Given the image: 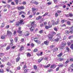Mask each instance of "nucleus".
<instances>
[{"label":"nucleus","mask_w":73,"mask_h":73,"mask_svg":"<svg viewBox=\"0 0 73 73\" xmlns=\"http://www.w3.org/2000/svg\"><path fill=\"white\" fill-rule=\"evenodd\" d=\"M22 32H23V31H20V30H18L17 31L18 33H19L20 34H21V33H22Z\"/></svg>","instance_id":"22"},{"label":"nucleus","mask_w":73,"mask_h":73,"mask_svg":"<svg viewBox=\"0 0 73 73\" xmlns=\"http://www.w3.org/2000/svg\"><path fill=\"white\" fill-rule=\"evenodd\" d=\"M71 30H73V26H72V27H70V31H71Z\"/></svg>","instance_id":"44"},{"label":"nucleus","mask_w":73,"mask_h":73,"mask_svg":"<svg viewBox=\"0 0 73 73\" xmlns=\"http://www.w3.org/2000/svg\"><path fill=\"white\" fill-rule=\"evenodd\" d=\"M56 66L54 64L51 66L50 68L54 69V68H56Z\"/></svg>","instance_id":"6"},{"label":"nucleus","mask_w":73,"mask_h":73,"mask_svg":"<svg viewBox=\"0 0 73 73\" xmlns=\"http://www.w3.org/2000/svg\"><path fill=\"white\" fill-rule=\"evenodd\" d=\"M53 36L52 34H51V33L48 36L49 39H50V40H51V39L53 38Z\"/></svg>","instance_id":"5"},{"label":"nucleus","mask_w":73,"mask_h":73,"mask_svg":"<svg viewBox=\"0 0 73 73\" xmlns=\"http://www.w3.org/2000/svg\"><path fill=\"white\" fill-rule=\"evenodd\" d=\"M4 71L3 70V69H0V73H3Z\"/></svg>","instance_id":"40"},{"label":"nucleus","mask_w":73,"mask_h":73,"mask_svg":"<svg viewBox=\"0 0 73 73\" xmlns=\"http://www.w3.org/2000/svg\"><path fill=\"white\" fill-rule=\"evenodd\" d=\"M67 25H70V24H71L70 23V22L69 21H68L67 22Z\"/></svg>","instance_id":"20"},{"label":"nucleus","mask_w":73,"mask_h":73,"mask_svg":"<svg viewBox=\"0 0 73 73\" xmlns=\"http://www.w3.org/2000/svg\"><path fill=\"white\" fill-rule=\"evenodd\" d=\"M58 66L59 67H62L63 66V65L62 64H60L58 65Z\"/></svg>","instance_id":"59"},{"label":"nucleus","mask_w":73,"mask_h":73,"mask_svg":"<svg viewBox=\"0 0 73 73\" xmlns=\"http://www.w3.org/2000/svg\"><path fill=\"white\" fill-rule=\"evenodd\" d=\"M62 53L61 52L60 54L57 55V56L59 57H60L61 56H62Z\"/></svg>","instance_id":"14"},{"label":"nucleus","mask_w":73,"mask_h":73,"mask_svg":"<svg viewBox=\"0 0 73 73\" xmlns=\"http://www.w3.org/2000/svg\"><path fill=\"white\" fill-rule=\"evenodd\" d=\"M32 12L33 14V15H35L36 12L35 11H33Z\"/></svg>","instance_id":"62"},{"label":"nucleus","mask_w":73,"mask_h":73,"mask_svg":"<svg viewBox=\"0 0 73 73\" xmlns=\"http://www.w3.org/2000/svg\"><path fill=\"white\" fill-rule=\"evenodd\" d=\"M5 25V23H2L1 25V27L2 28H3V27H4Z\"/></svg>","instance_id":"28"},{"label":"nucleus","mask_w":73,"mask_h":73,"mask_svg":"<svg viewBox=\"0 0 73 73\" xmlns=\"http://www.w3.org/2000/svg\"><path fill=\"white\" fill-rule=\"evenodd\" d=\"M67 44L68 46H70V44H71V43L69 42H67Z\"/></svg>","instance_id":"48"},{"label":"nucleus","mask_w":73,"mask_h":73,"mask_svg":"<svg viewBox=\"0 0 73 73\" xmlns=\"http://www.w3.org/2000/svg\"><path fill=\"white\" fill-rule=\"evenodd\" d=\"M15 21V19H13V21H10V23H13V22H14Z\"/></svg>","instance_id":"52"},{"label":"nucleus","mask_w":73,"mask_h":73,"mask_svg":"<svg viewBox=\"0 0 73 73\" xmlns=\"http://www.w3.org/2000/svg\"><path fill=\"white\" fill-rule=\"evenodd\" d=\"M32 12H35V11L36 10V9L34 8V7H32Z\"/></svg>","instance_id":"18"},{"label":"nucleus","mask_w":73,"mask_h":73,"mask_svg":"<svg viewBox=\"0 0 73 73\" xmlns=\"http://www.w3.org/2000/svg\"><path fill=\"white\" fill-rule=\"evenodd\" d=\"M52 25H56V22H54V21L53 22Z\"/></svg>","instance_id":"45"},{"label":"nucleus","mask_w":73,"mask_h":73,"mask_svg":"<svg viewBox=\"0 0 73 73\" xmlns=\"http://www.w3.org/2000/svg\"><path fill=\"white\" fill-rule=\"evenodd\" d=\"M70 61H71V62H72L73 61V58H71L70 59Z\"/></svg>","instance_id":"58"},{"label":"nucleus","mask_w":73,"mask_h":73,"mask_svg":"<svg viewBox=\"0 0 73 73\" xmlns=\"http://www.w3.org/2000/svg\"><path fill=\"white\" fill-rule=\"evenodd\" d=\"M24 49V46L23 45H22L21 46L19 50L20 51H22V50H23Z\"/></svg>","instance_id":"4"},{"label":"nucleus","mask_w":73,"mask_h":73,"mask_svg":"<svg viewBox=\"0 0 73 73\" xmlns=\"http://www.w3.org/2000/svg\"><path fill=\"white\" fill-rule=\"evenodd\" d=\"M15 1L16 2V4L17 5H18V2L19 1V0H15Z\"/></svg>","instance_id":"34"},{"label":"nucleus","mask_w":73,"mask_h":73,"mask_svg":"<svg viewBox=\"0 0 73 73\" xmlns=\"http://www.w3.org/2000/svg\"><path fill=\"white\" fill-rule=\"evenodd\" d=\"M40 60H41V61H42L44 59V57H40Z\"/></svg>","instance_id":"55"},{"label":"nucleus","mask_w":73,"mask_h":73,"mask_svg":"<svg viewBox=\"0 0 73 73\" xmlns=\"http://www.w3.org/2000/svg\"><path fill=\"white\" fill-rule=\"evenodd\" d=\"M27 68V66H26V64H25V65H24V66L23 67V70H24L25 68Z\"/></svg>","instance_id":"27"},{"label":"nucleus","mask_w":73,"mask_h":73,"mask_svg":"<svg viewBox=\"0 0 73 73\" xmlns=\"http://www.w3.org/2000/svg\"><path fill=\"white\" fill-rule=\"evenodd\" d=\"M59 39L58 38H57L56 39L54 40L56 42H58L59 41Z\"/></svg>","instance_id":"19"},{"label":"nucleus","mask_w":73,"mask_h":73,"mask_svg":"<svg viewBox=\"0 0 73 73\" xmlns=\"http://www.w3.org/2000/svg\"><path fill=\"white\" fill-rule=\"evenodd\" d=\"M40 27H43V23H41L40 25Z\"/></svg>","instance_id":"64"},{"label":"nucleus","mask_w":73,"mask_h":73,"mask_svg":"<svg viewBox=\"0 0 73 73\" xmlns=\"http://www.w3.org/2000/svg\"><path fill=\"white\" fill-rule=\"evenodd\" d=\"M70 48H71V49L73 50V43L71 45Z\"/></svg>","instance_id":"41"},{"label":"nucleus","mask_w":73,"mask_h":73,"mask_svg":"<svg viewBox=\"0 0 73 73\" xmlns=\"http://www.w3.org/2000/svg\"><path fill=\"white\" fill-rule=\"evenodd\" d=\"M20 24V23L19 22H16V23L15 25L16 27H17L19 26Z\"/></svg>","instance_id":"9"},{"label":"nucleus","mask_w":73,"mask_h":73,"mask_svg":"<svg viewBox=\"0 0 73 73\" xmlns=\"http://www.w3.org/2000/svg\"><path fill=\"white\" fill-rule=\"evenodd\" d=\"M30 34L28 32H26L24 33V35L25 36H28Z\"/></svg>","instance_id":"7"},{"label":"nucleus","mask_w":73,"mask_h":73,"mask_svg":"<svg viewBox=\"0 0 73 73\" xmlns=\"http://www.w3.org/2000/svg\"><path fill=\"white\" fill-rule=\"evenodd\" d=\"M51 28L50 26H46L45 27L46 29H49V28Z\"/></svg>","instance_id":"24"},{"label":"nucleus","mask_w":73,"mask_h":73,"mask_svg":"<svg viewBox=\"0 0 73 73\" xmlns=\"http://www.w3.org/2000/svg\"><path fill=\"white\" fill-rule=\"evenodd\" d=\"M69 16L70 17H72V16H73V14L72 13H70L69 14Z\"/></svg>","instance_id":"39"},{"label":"nucleus","mask_w":73,"mask_h":73,"mask_svg":"<svg viewBox=\"0 0 73 73\" xmlns=\"http://www.w3.org/2000/svg\"><path fill=\"white\" fill-rule=\"evenodd\" d=\"M17 8L19 10H20V9H24V6H21L20 7H18Z\"/></svg>","instance_id":"8"},{"label":"nucleus","mask_w":73,"mask_h":73,"mask_svg":"<svg viewBox=\"0 0 73 73\" xmlns=\"http://www.w3.org/2000/svg\"><path fill=\"white\" fill-rule=\"evenodd\" d=\"M22 13H23V11H20L19 12V15H21V14H22Z\"/></svg>","instance_id":"63"},{"label":"nucleus","mask_w":73,"mask_h":73,"mask_svg":"<svg viewBox=\"0 0 73 73\" xmlns=\"http://www.w3.org/2000/svg\"><path fill=\"white\" fill-rule=\"evenodd\" d=\"M66 34H68V33H70V32H69V31H66Z\"/></svg>","instance_id":"54"},{"label":"nucleus","mask_w":73,"mask_h":73,"mask_svg":"<svg viewBox=\"0 0 73 73\" xmlns=\"http://www.w3.org/2000/svg\"><path fill=\"white\" fill-rule=\"evenodd\" d=\"M11 4L13 5H15V3H14L13 2H11Z\"/></svg>","instance_id":"46"},{"label":"nucleus","mask_w":73,"mask_h":73,"mask_svg":"<svg viewBox=\"0 0 73 73\" xmlns=\"http://www.w3.org/2000/svg\"><path fill=\"white\" fill-rule=\"evenodd\" d=\"M59 69H60V67H58L56 69V71H58V70H59Z\"/></svg>","instance_id":"61"},{"label":"nucleus","mask_w":73,"mask_h":73,"mask_svg":"<svg viewBox=\"0 0 73 73\" xmlns=\"http://www.w3.org/2000/svg\"><path fill=\"white\" fill-rule=\"evenodd\" d=\"M1 38L2 39H4V38H5V36H1Z\"/></svg>","instance_id":"60"},{"label":"nucleus","mask_w":73,"mask_h":73,"mask_svg":"<svg viewBox=\"0 0 73 73\" xmlns=\"http://www.w3.org/2000/svg\"><path fill=\"white\" fill-rule=\"evenodd\" d=\"M34 41H35L36 42V43H38V44H40L41 43L40 41L38 40H34Z\"/></svg>","instance_id":"10"},{"label":"nucleus","mask_w":73,"mask_h":73,"mask_svg":"<svg viewBox=\"0 0 73 73\" xmlns=\"http://www.w3.org/2000/svg\"><path fill=\"white\" fill-rule=\"evenodd\" d=\"M7 65H9L10 66H11V63L8 62L7 63Z\"/></svg>","instance_id":"42"},{"label":"nucleus","mask_w":73,"mask_h":73,"mask_svg":"<svg viewBox=\"0 0 73 73\" xmlns=\"http://www.w3.org/2000/svg\"><path fill=\"white\" fill-rule=\"evenodd\" d=\"M33 4H35V5H37L39 4L38 2L35 1L34 2H33Z\"/></svg>","instance_id":"16"},{"label":"nucleus","mask_w":73,"mask_h":73,"mask_svg":"<svg viewBox=\"0 0 73 73\" xmlns=\"http://www.w3.org/2000/svg\"><path fill=\"white\" fill-rule=\"evenodd\" d=\"M48 57L45 56L44 58V60H46V61H48Z\"/></svg>","instance_id":"29"},{"label":"nucleus","mask_w":73,"mask_h":73,"mask_svg":"<svg viewBox=\"0 0 73 73\" xmlns=\"http://www.w3.org/2000/svg\"><path fill=\"white\" fill-rule=\"evenodd\" d=\"M4 55V53H0V57H2V56H3Z\"/></svg>","instance_id":"32"},{"label":"nucleus","mask_w":73,"mask_h":73,"mask_svg":"<svg viewBox=\"0 0 73 73\" xmlns=\"http://www.w3.org/2000/svg\"><path fill=\"white\" fill-rule=\"evenodd\" d=\"M54 47H55V46H54L53 45H52L50 46V48L51 49H53V48H54Z\"/></svg>","instance_id":"25"},{"label":"nucleus","mask_w":73,"mask_h":73,"mask_svg":"<svg viewBox=\"0 0 73 73\" xmlns=\"http://www.w3.org/2000/svg\"><path fill=\"white\" fill-rule=\"evenodd\" d=\"M65 22V20H62L61 21V23H64V22Z\"/></svg>","instance_id":"57"},{"label":"nucleus","mask_w":73,"mask_h":73,"mask_svg":"<svg viewBox=\"0 0 73 73\" xmlns=\"http://www.w3.org/2000/svg\"><path fill=\"white\" fill-rule=\"evenodd\" d=\"M50 64H49L47 65V66H44V67L45 68H49L50 66Z\"/></svg>","instance_id":"11"},{"label":"nucleus","mask_w":73,"mask_h":73,"mask_svg":"<svg viewBox=\"0 0 73 73\" xmlns=\"http://www.w3.org/2000/svg\"><path fill=\"white\" fill-rule=\"evenodd\" d=\"M20 59V57L19 56H18L16 59V61L17 62H18L19 61V60Z\"/></svg>","instance_id":"21"},{"label":"nucleus","mask_w":73,"mask_h":73,"mask_svg":"<svg viewBox=\"0 0 73 73\" xmlns=\"http://www.w3.org/2000/svg\"><path fill=\"white\" fill-rule=\"evenodd\" d=\"M59 21L58 19L55 22V24L56 25H57V24H59Z\"/></svg>","instance_id":"13"},{"label":"nucleus","mask_w":73,"mask_h":73,"mask_svg":"<svg viewBox=\"0 0 73 73\" xmlns=\"http://www.w3.org/2000/svg\"><path fill=\"white\" fill-rule=\"evenodd\" d=\"M69 60H68L65 62V64H68V63H69Z\"/></svg>","instance_id":"36"},{"label":"nucleus","mask_w":73,"mask_h":73,"mask_svg":"<svg viewBox=\"0 0 73 73\" xmlns=\"http://www.w3.org/2000/svg\"><path fill=\"white\" fill-rule=\"evenodd\" d=\"M34 68L35 70H36L37 69V67L36 66H34Z\"/></svg>","instance_id":"23"},{"label":"nucleus","mask_w":73,"mask_h":73,"mask_svg":"<svg viewBox=\"0 0 73 73\" xmlns=\"http://www.w3.org/2000/svg\"><path fill=\"white\" fill-rule=\"evenodd\" d=\"M55 16L56 17H57V16H58V13H56L55 14Z\"/></svg>","instance_id":"37"},{"label":"nucleus","mask_w":73,"mask_h":73,"mask_svg":"<svg viewBox=\"0 0 73 73\" xmlns=\"http://www.w3.org/2000/svg\"><path fill=\"white\" fill-rule=\"evenodd\" d=\"M58 48H54V49L53 50V52H56V51H57L58 50Z\"/></svg>","instance_id":"12"},{"label":"nucleus","mask_w":73,"mask_h":73,"mask_svg":"<svg viewBox=\"0 0 73 73\" xmlns=\"http://www.w3.org/2000/svg\"><path fill=\"white\" fill-rule=\"evenodd\" d=\"M66 45V43H62L60 46V48L61 49H63L64 48V46Z\"/></svg>","instance_id":"2"},{"label":"nucleus","mask_w":73,"mask_h":73,"mask_svg":"<svg viewBox=\"0 0 73 73\" xmlns=\"http://www.w3.org/2000/svg\"><path fill=\"white\" fill-rule=\"evenodd\" d=\"M47 4L48 5H50V4H52V3L51 2H49L47 3Z\"/></svg>","instance_id":"49"},{"label":"nucleus","mask_w":73,"mask_h":73,"mask_svg":"<svg viewBox=\"0 0 73 73\" xmlns=\"http://www.w3.org/2000/svg\"><path fill=\"white\" fill-rule=\"evenodd\" d=\"M48 13H45V14L43 15V17H44V16H46V15H48Z\"/></svg>","instance_id":"30"},{"label":"nucleus","mask_w":73,"mask_h":73,"mask_svg":"<svg viewBox=\"0 0 73 73\" xmlns=\"http://www.w3.org/2000/svg\"><path fill=\"white\" fill-rule=\"evenodd\" d=\"M37 39V38H34V37H32L31 38V40H35V39Z\"/></svg>","instance_id":"35"},{"label":"nucleus","mask_w":73,"mask_h":73,"mask_svg":"<svg viewBox=\"0 0 73 73\" xmlns=\"http://www.w3.org/2000/svg\"><path fill=\"white\" fill-rule=\"evenodd\" d=\"M18 40V38L16 37L15 38V42H17V40Z\"/></svg>","instance_id":"33"},{"label":"nucleus","mask_w":73,"mask_h":73,"mask_svg":"<svg viewBox=\"0 0 73 73\" xmlns=\"http://www.w3.org/2000/svg\"><path fill=\"white\" fill-rule=\"evenodd\" d=\"M66 49L67 50L68 52H69V48L68 47H66Z\"/></svg>","instance_id":"43"},{"label":"nucleus","mask_w":73,"mask_h":73,"mask_svg":"<svg viewBox=\"0 0 73 73\" xmlns=\"http://www.w3.org/2000/svg\"><path fill=\"white\" fill-rule=\"evenodd\" d=\"M7 36H11V35H12V32H11L9 31H7Z\"/></svg>","instance_id":"3"},{"label":"nucleus","mask_w":73,"mask_h":73,"mask_svg":"<svg viewBox=\"0 0 73 73\" xmlns=\"http://www.w3.org/2000/svg\"><path fill=\"white\" fill-rule=\"evenodd\" d=\"M6 29H8V28H9V25H8L6 27Z\"/></svg>","instance_id":"50"},{"label":"nucleus","mask_w":73,"mask_h":73,"mask_svg":"<svg viewBox=\"0 0 73 73\" xmlns=\"http://www.w3.org/2000/svg\"><path fill=\"white\" fill-rule=\"evenodd\" d=\"M65 15L67 17H70L69 14Z\"/></svg>","instance_id":"51"},{"label":"nucleus","mask_w":73,"mask_h":73,"mask_svg":"<svg viewBox=\"0 0 73 73\" xmlns=\"http://www.w3.org/2000/svg\"><path fill=\"white\" fill-rule=\"evenodd\" d=\"M38 50H37V49L35 48L33 52H37Z\"/></svg>","instance_id":"38"},{"label":"nucleus","mask_w":73,"mask_h":73,"mask_svg":"<svg viewBox=\"0 0 73 73\" xmlns=\"http://www.w3.org/2000/svg\"><path fill=\"white\" fill-rule=\"evenodd\" d=\"M51 34L53 35V36L56 35V33L54 32H52V33Z\"/></svg>","instance_id":"31"},{"label":"nucleus","mask_w":73,"mask_h":73,"mask_svg":"<svg viewBox=\"0 0 73 73\" xmlns=\"http://www.w3.org/2000/svg\"><path fill=\"white\" fill-rule=\"evenodd\" d=\"M6 45H7V44L4 43V44H3V47H5V46H6Z\"/></svg>","instance_id":"56"},{"label":"nucleus","mask_w":73,"mask_h":73,"mask_svg":"<svg viewBox=\"0 0 73 73\" xmlns=\"http://www.w3.org/2000/svg\"><path fill=\"white\" fill-rule=\"evenodd\" d=\"M27 56H28L29 57H30V56H31V54H30V53L29 52L27 53Z\"/></svg>","instance_id":"26"},{"label":"nucleus","mask_w":73,"mask_h":73,"mask_svg":"<svg viewBox=\"0 0 73 73\" xmlns=\"http://www.w3.org/2000/svg\"><path fill=\"white\" fill-rule=\"evenodd\" d=\"M53 1L55 4L57 3V0H54Z\"/></svg>","instance_id":"47"},{"label":"nucleus","mask_w":73,"mask_h":73,"mask_svg":"<svg viewBox=\"0 0 73 73\" xmlns=\"http://www.w3.org/2000/svg\"><path fill=\"white\" fill-rule=\"evenodd\" d=\"M35 21L33 22L31 24V27L30 28V30L31 32H33L34 31V29H35L34 27H36L37 26L35 25Z\"/></svg>","instance_id":"1"},{"label":"nucleus","mask_w":73,"mask_h":73,"mask_svg":"<svg viewBox=\"0 0 73 73\" xmlns=\"http://www.w3.org/2000/svg\"><path fill=\"white\" fill-rule=\"evenodd\" d=\"M23 20H20V21L19 23H20V24H24L23 23Z\"/></svg>","instance_id":"17"},{"label":"nucleus","mask_w":73,"mask_h":73,"mask_svg":"<svg viewBox=\"0 0 73 73\" xmlns=\"http://www.w3.org/2000/svg\"><path fill=\"white\" fill-rule=\"evenodd\" d=\"M44 44H45L46 45H48V44H49V42L47 41H45L44 42Z\"/></svg>","instance_id":"15"},{"label":"nucleus","mask_w":73,"mask_h":73,"mask_svg":"<svg viewBox=\"0 0 73 73\" xmlns=\"http://www.w3.org/2000/svg\"><path fill=\"white\" fill-rule=\"evenodd\" d=\"M31 14V11H28L27 13V15H29L30 14Z\"/></svg>","instance_id":"53"}]
</instances>
